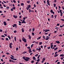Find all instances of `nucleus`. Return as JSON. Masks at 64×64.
<instances>
[{
    "instance_id": "13d9d810",
    "label": "nucleus",
    "mask_w": 64,
    "mask_h": 64,
    "mask_svg": "<svg viewBox=\"0 0 64 64\" xmlns=\"http://www.w3.org/2000/svg\"><path fill=\"white\" fill-rule=\"evenodd\" d=\"M56 47V45H54V47Z\"/></svg>"
},
{
    "instance_id": "cd10ccee",
    "label": "nucleus",
    "mask_w": 64,
    "mask_h": 64,
    "mask_svg": "<svg viewBox=\"0 0 64 64\" xmlns=\"http://www.w3.org/2000/svg\"><path fill=\"white\" fill-rule=\"evenodd\" d=\"M38 54H37L35 55V56L36 57H37V56H38Z\"/></svg>"
},
{
    "instance_id": "a878e982",
    "label": "nucleus",
    "mask_w": 64,
    "mask_h": 64,
    "mask_svg": "<svg viewBox=\"0 0 64 64\" xmlns=\"http://www.w3.org/2000/svg\"><path fill=\"white\" fill-rule=\"evenodd\" d=\"M42 43V42H40L39 43V44H40V45H41Z\"/></svg>"
},
{
    "instance_id": "c85d7f7f",
    "label": "nucleus",
    "mask_w": 64,
    "mask_h": 64,
    "mask_svg": "<svg viewBox=\"0 0 64 64\" xmlns=\"http://www.w3.org/2000/svg\"><path fill=\"white\" fill-rule=\"evenodd\" d=\"M40 55H39L38 56V59H39V58L40 57Z\"/></svg>"
},
{
    "instance_id": "de8ad7c7",
    "label": "nucleus",
    "mask_w": 64,
    "mask_h": 64,
    "mask_svg": "<svg viewBox=\"0 0 64 64\" xmlns=\"http://www.w3.org/2000/svg\"><path fill=\"white\" fill-rule=\"evenodd\" d=\"M16 51H18V48H16Z\"/></svg>"
},
{
    "instance_id": "bb28decb",
    "label": "nucleus",
    "mask_w": 64,
    "mask_h": 64,
    "mask_svg": "<svg viewBox=\"0 0 64 64\" xmlns=\"http://www.w3.org/2000/svg\"><path fill=\"white\" fill-rule=\"evenodd\" d=\"M37 61L38 62H39V61H40V59H38V60H37Z\"/></svg>"
},
{
    "instance_id": "864d4df0",
    "label": "nucleus",
    "mask_w": 64,
    "mask_h": 64,
    "mask_svg": "<svg viewBox=\"0 0 64 64\" xmlns=\"http://www.w3.org/2000/svg\"><path fill=\"white\" fill-rule=\"evenodd\" d=\"M21 5H22V6L24 5V4H23V3H22L21 4Z\"/></svg>"
},
{
    "instance_id": "bf43d9fd",
    "label": "nucleus",
    "mask_w": 64,
    "mask_h": 64,
    "mask_svg": "<svg viewBox=\"0 0 64 64\" xmlns=\"http://www.w3.org/2000/svg\"><path fill=\"white\" fill-rule=\"evenodd\" d=\"M9 47H10V48H12V46H10V45H9Z\"/></svg>"
},
{
    "instance_id": "72a5a7b5",
    "label": "nucleus",
    "mask_w": 64,
    "mask_h": 64,
    "mask_svg": "<svg viewBox=\"0 0 64 64\" xmlns=\"http://www.w3.org/2000/svg\"><path fill=\"white\" fill-rule=\"evenodd\" d=\"M34 30H35V28H33L32 32H34Z\"/></svg>"
},
{
    "instance_id": "e433bc0d",
    "label": "nucleus",
    "mask_w": 64,
    "mask_h": 64,
    "mask_svg": "<svg viewBox=\"0 0 64 64\" xmlns=\"http://www.w3.org/2000/svg\"><path fill=\"white\" fill-rule=\"evenodd\" d=\"M1 37H5V36H4L3 35L1 36Z\"/></svg>"
},
{
    "instance_id": "412c9836",
    "label": "nucleus",
    "mask_w": 64,
    "mask_h": 64,
    "mask_svg": "<svg viewBox=\"0 0 64 64\" xmlns=\"http://www.w3.org/2000/svg\"><path fill=\"white\" fill-rule=\"evenodd\" d=\"M54 7H56V4H54Z\"/></svg>"
},
{
    "instance_id": "7c9ffc66",
    "label": "nucleus",
    "mask_w": 64,
    "mask_h": 64,
    "mask_svg": "<svg viewBox=\"0 0 64 64\" xmlns=\"http://www.w3.org/2000/svg\"><path fill=\"white\" fill-rule=\"evenodd\" d=\"M6 41H8V38H6Z\"/></svg>"
},
{
    "instance_id": "5701e85b",
    "label": "nucleus",
    "mask_w": 64,
    "mask_h": 64,
    "mask_svg": "<svg viewBox=\"0 0 64 64\" xmlns=\"http://www.w3.org/2000/svg\"><path fill=\"white\" fill-rule=\"evenodd\" d=\"M41 36H40V37H39L38 38H37V40H39V39H40V38H41Z\"/></svg>"
},
{
    "instance_id": "c756f323",
    "label": "nucleus",
    "mask_w": 64,
    "mask_h": 64,
    "mask_svg": "<svg viewBox=\"0 0 64 64\" xmlns=\"http://www.w3.org/2000/svg\"><path fill=\"white\" fill-rule=\"evenodd\" d=\"M42 60L43 61H45V58H44Z\"/></svg>"
},
{
    "instance_id": "393cba45",
    "label": "nucleus",
    "mask_w": 64,
    "mask_h": 64,
    "mask_svg": "<svg viewBox=\"0 0 64 64\" xmlns=\"http://www.w3.org/2000/svg\"><path fill=\"white\" fill-rule=\"evenodd\" d=\"M27 7L29 8H30V7H31V6H30V5H29Z\"/></svg>"
},
{
    "instance_id": "603ef678",
    "label": "nucleus",
    "mask_w": 64,
    "mask_h": 64,
    "mask_svg": "<svg viewBox=\"0 0 64 64\" xmlns=\"http://www.w3.org/2000/svg\"><path fill=\"white\" fill-rule=\"evenodd\" d=\"M6 8L7 9H9V7H6Z\"/></svg>"
},
{
    "instance_id": "6e6552de",
    "label": "nucleus",
    "mask_w": 64,
    "mask_h": 64,
    "mask_svg": "<svg viewBox=\"0 0 64 64\" xmlns=\"http://www.w3.org/2000/svg\"><path fill=\"white\" fill-rule=\"evenodd\" d=\"M4 26H5L6 25H7V24H6V22L5 21H4Z\"/></svg>"
},
{
    "instance_id": "473e14b6",
    "label": "nucleus",
    "mask_w": 64,
    "mask_h": 64,
    "mask_svg": "<svg viewBox=\"0 0 64 64\" xmlns=\"http://www.w3.org/2000/svg\"><path fill=\"white\" fill-rule=\"evenodd\" d=\"M34 60H32L31 62V63H34Z\"/></svg>"
},
{
    "instance_id": "c9c22d12",
    "label": "nucleus",
    "mask_w": 64,
    "mask_h": 64,
    "mask_svg": "<svg viewBox=\"0 0 64 64\" xmlns=\"http://www.w3.org/2000/svg\"><path fill=\"white\" fill-rule=\"evenodd\" d=\"M13 2H14V3H16V1L15 0H13Z\"/></svg>"
},
{
    "instance_id": "423d86ee",
    "label": "nucleus",
    "mask_w": 64,
    "mask_h": 64,
    "mask_svg": "<svg viewBox=\"0 0 64 64\" xmlns=\"http://www.w3.org/2000/svg\"><path fill=\"white\" fill-rule=\"evenodd\" d=\"M50 12H51V13H53V14H54V12L53 11V10H50Z\"/></svg>"
},
{
    "instance_id": "4d7b16f0",
    "label": "nucleus",
    "mask_w": 64,
    "mask_h": 64,
    "mask_svg": "<svg viewBox=\"0 0 64 64\" xmlns=\"http://www.w3.org/2000/svg\"><path fill=\"white\" fill-rule=\"evenodd\" d=\"M10 59H12V60L13 59H14V58H13L11 57H10Z\"/></svg>"
},
{
    "instance_id": "a19ab883",
    "label": "nucleus",
    "mask_w": 64,
    "mask_h": 64,
    "mask_svg": "<svg viewBox=\"0 0 64 64\" xmlns=\"http://www.w3.org/2000/svg\"><path fill=\"white\" fill-rule=\"evenodd\" d=\"M17 60L16 58H14L13 59H12L13 60Z\"/></svg>"
},
{
    "instance_id": "9b49d317",
    "label": "nucleus",
    "mask_w": 64,
    "mask_h": 64,
    "mask_svg": "<svg viewBox=\"0 0 64 64\" xmlns=\"http://www.w3.org/2000/svg\"><path fill=\"white\" fill-rule=\"evenodd\" d=\"M22 32L24 33V29H23V28H22Z\"/></svg>"
},
{
    "instance_id": "4468645a",
    "label": "nucleus",
    "mask_w": 64,
    "mask_h": 64,
    "mask_svg": "<svg viewBox=\"0 0 64 64\" xmlns=\"http://www.w3.org/2000/svg\"><path fill=\"white\" fill-rule=\"evenodd\" d=\"M8 38H9V40H10L11 39V38L10 37V36H9L8 35Z\"/></svg>"
},
{
    "instance_id": "9d476101",
    "label": "nucleus",
    "mask_w": 64,
    "mask_h": 64,
    "mask_svg": "<svg viewBox=\"0 0 64 64\" xmlns=\"http://www.w3.org/2000/svg\"><path fill=\"white\" fill-rule=\"evenodd\" d=\"M56 43H57L58 44H59L60 43L59 41H56Z\"/></svg>"
},
{
    "instance_id": "3c124183",
    "label": "nucleus",
    "mask_w": 64,
    "mask_h": 64,
    "mask_svg": "<svg viewBox=\"0 0 64 64\" xmlns=\"http://www.w3.org/2000/svg\"><path fill=\"white\" fill-rule=\"evenodd\" d=\"M27 48H28V49H30V46H29V47H27Z\"/></svg>"
},
{
    "instance_id": "79ce46f5",
    "label": "nucleus",
    "mask_w": 64,
    "mask_h": 64,
    "mask_svg": "<svg viewBox=\"0 0 64 64\" xmlns=\"http://www.w3.org/2000/svg\"><path fill=\"white\" fill-rule=\"evenodd\" d=\"M56 17H57V15H56L54 16V17L55 19H56Z\"/></svg>"
},
{
    "instance_id": "2f4dec72",
    "label": "nucleus",
    "mask_w": 64,
    "mask_h": 64,
    "mask_svg": "<svg viewBox=\"0 0 64 64\" xmlns=\"http://www.w3.org/2000/svg\"><path fill=\"white\" fill-rule=\"evenodd\" d=\"M14 33H16V32H17V31L16 30H14Z\"/></svg>"
},
{
    "instance_id": "aec40b11",
    "label": "nucleus",
    "mask_w": 64,
    "mask_h": 64,
    "mask_svg": "<svg viewBox=\"0 0 64 64\" xmlns=\"http://www.w3.org/2000/svg\"><path fill=\"white\" fill-rule=\"evenodd\" d=\"M54 56L55 57H57V56H58V54H56Z\"/></svg>"
},
{
    "instance_id": "09e8293b",
    "label": "nucleus",
    "mask_w": 64,
    "mask_h": 64,
    "mask_svg": "<svg viewBox=\"0 0 64 64\" xmlns=\"http://www.w3.org/2000/svg\"><path fill=\"white\" fill-rule=\"evenodd\" d=\"M32 35H34V32H32Z\"/></svg>"
},
{
    "instance_id": "052dcab7",
    "label": "nucleus",
    "mask_w": 64,
    "mask_h": 64,
    "mask_svg": "<svg viewBox=\"0 0 64 64\" xmlns=\"http://www.w3.org/2000/svg\"><path fill=\"white\" fill-rule=\"evenodd\" d=\"M0 32H2V30L1 29H0Z\"/></svg>"
},
{
    "instance_id": "dca6fc26",
    "label": "nucleus",
    "mask_w": 64,
    "mask_h": 64,
    "mask_svg": "<svg viewBox=\"0 0 64 64\" xmlns=\"http://www.w3.org/2000/svg\"><path fill=\"white\" fill-rule=\"evenodd\" d=\"M51 46V49H52V48H53V45H51L50 46Z\"/></svg>"
},
{
    "instance_id": "a211bd4d",
    "label": "nucleus",
    "mask_w": 64,
    "mask_h": 64,
    "mask_svg": "<svg viewBox=\"0 0 64 64\" xmlns=\"http://www.w3.org/2000/svg\"><path fill=\"white\" fill-rule=\"evenodd\" d=\"M14 40L15 41H16V37H14Z\"/></svg>"
},
{
    "instance_id": "4be33fe9",
    "label": "nucleus",
    "mask_w": 64,
    "mask_h": 64,
    "mask_svg": "<svg viewBox=\"0 0 64 64\" xmlns=\"http://www.w3.org/2000/svg\"><path fill=\"white\" fill-rule=\"evenodd\" d=\"M29 8H28V7L27 6V7H26V9L27 10H29Z\"/></svg>"
},
{
    "instance_id": "f257e3e1",
    "label": "nucleus",
    "mask_w": 64,
    "mask_h": 64,
    "mask_svg": "<svg viewBox=\"0 0 64 64\" xmlns=\"http://www.w3.org/2000/svg\"><path fill=\"white\" fill-rule=\"evenodd\" d=\"M22 40L23 41H24V42L26 43V38H24V37L22 38Z\"/></svg>"
},
{
    "instance_id": "58836bf2",
    "label": "nucleus",
    "mask_w": 64,
    "mask_h": 64,
    "mask_svg": "<svg viewBox=\"0 0 64 64\" xmlns=\"http://www.w3.org/2000/svg\"><path fill=\"white\" fill-rule=\"evenodd\" d=\"M27 52H23V54H24L25 53H26Z\"/></svg>"
},
{
    "instance_id": "49530a36",
    "label": "nucleus",
    "mask_w": 64,
    "mask_h": 64,
    "mask_svg": "<svg viewBox=\"0 0 64 64\" xmlns=\"http://www.w3.org/2000/svg\"><path fill=\"white\" fill-rule=\"evenodd\" d=\"M60 56L62 57H63V54H61Z\"/></svg>"
},
{
    "instance_id": "1a4fd4ad",
    "label": "nucleus",
    "mask_w": 64,
    "mask_h": 64,
    "mask_svg": "<svg viewBox=\"0 0 64 64\" xmlns=\"http://www.w3.org/2000/svg\"><path fill=\"white\" fill-rule=\"evenodd\" d=\"M13 17L14 18H17V16H15V15H14L13 16Z\"/></svg>"
},
{
    "instance_id": "f03ea898",
    "label": "nucleus",
    "mask_w": 64,
    "mask_h": 64,
    "mask_svg": "<svg viewBox=\"0 0 64 64\" xmlns=\"http://www.w3.org/2000/svg\"><path fill=\"white\" fill-rule=\"evenodd\" d=\"M30 59V58L28 57H26V59L25 60V61H28Z\"/></svg>"
},
{
    "instance_id": "680f3d73",
    "label": "nucleus",
    "mask_w": 64,
    "mask_h": 64,
    "mask_svg": "<svg viewBox=\"0 0 64 64\" xmlns=\"http://www.w3.org/2000/svg\"><path fill=\"white\" fill-rule=\"evenodd\" d=\"M11 11H13V8H11Z\"/></svg>"
},
{
    "instance_id": "774afa93",
    "label": "nucleus",
    "mask_w": 64,
    "mask_h": 64,
    "mask_svg": "<svg viewBox=\"0 0 64 64\" xmlns=\"http://www.w3.org/2000/svg\"><path fill=\"white\" fill-rule=\"evenodd\" d=\"M59 25H60V24H57V26H59Z\"/></svg>"
},
{
    "instance_id": "338daca9",
    "label": "nucleus",
    "mask_w": 64,
    "mask_h": 64,
    "mask_svg": "<svg viewBox=\"0 0 64 64\" xmlns=\"http://www.w3.org/2000/svg\"><path fill=\"white\" fill-rule=\"evenodd\" d=\"M35 43H36V44H38V42H35Z\"/></svg>"
},
{
    "instance_id": "4c0bfd02",
    "label": "nucleus",
    "mask_w": 64,
    "mask_h": 64,
    "mask_svg": "<svg viewBox=\"0 0 64 64\" xmlns=\"http://www.w3.org/2000/svg\"><path fill=\"white\" fill-rule=\"evenodd\" d=\"M62 51V50H60L58 51V52H61Z\"/></svg>"
},
{
    "instance_id": "f704fd0d",
    "label": "nucleus",
    "mask_w": 64,
    "mask_h": 64,
    "mask_svg": "<svg viewBox=\"0 0 64 64\" xmlns=\"http://www.w3.org/2000/svg\"><path fill=\"white\" fill-rule=\"evenodd\" d=\"M27 3H30V1H27Z\"/></svg>"
},
{
    "instance_id": "c03bdc74",
    "label": "nucleus",
    "mask_w": 64,
    "mask_h": 64,
    "mask_svg": "<svg viewBox=\"0 0 64 64\" xmlns=\"http://www.w3.org/2000/svg\"><path fill=\"white\" fill-rule=\"evenodd\" d=\"M41 48H40L38 49V50L39 51L40 50H41Z\"/></svg>"
},
{
    "instance_id": "f3484780",
    "label": "nucleus",
    "mask_w": 64,
    "mask_h": 64,
    "mask_svg": "<svg viewBox=\"0 0 64 64\" xmlns=\"http://www.w3.org/2000/svg\"><path fill=\"white\" fill-rule=\"evenodd\" d=\"M33 60H35L36 59V58L35 56H34L33 57Z\"/></svg>"
},
{
    "instance_id": "7ed1b4c3",
    "label": "nucleus",
    "mask_w": 64,
    "mask_h": 64,
    "mask_svg": "<svg viewBox=\"0 0 64 64\" xmlns=\"http://www.w3.org/2000/svg\"><path fill=\"white\" fill-rule=\"evenodd\" d=\"M46 37V38H44V39H46V40H48L49 39V37L48 36H47Z\"/></svg>"
},
{
    "instance_id": "37998d69",
    "label": "nucleus",
    "mask_w": 64,
    "mask_h": 64,
    "mask_svg": "<svg viewBox=\"0 0 64 64\" xmlns=\"http://www.w3.org/2000/svg\"><path fill=\"white\" fill-rule=\"evenodd\" d=\"M23 22H24V23H26V22H25V20H23Z\"/></svg>"
},
{
    "instance_id": "5fc2aeb1",
    "label": "nucleus",
    "mask_w": 64,
    "mask_h": 64,
    "mask_svg": "<svg viewBox=\"0 0 64 64\" xmlns=\"http://www.w3.org/2000/svg\"><path fill=\"white\" fill-rule=\"evenodd\" d=\"M29 12L30 13V12H31V10L30 9H29Z\"/></svg>"
},
{
    "instance_id": "ddd939ff",
    "label": "nucleus",
    "mask_w": 64,
    "mask_h": 64,
    "mask_svg": "<svg viewBox=\"0 0 64 64\" xmlns=\"http://www.w3.org/2000/svg\"><path fill=\"white\" fill-rule=\"evenodd\" d=\"M22 59H24V60H25L26 59V58H25V56H23L22 57Z\"/></svg>"
},
{
    "instance_id": "a18cd8bd",
    "label": "nucleus",
    "mask_w": 64,
    "mask_h": 64,
    "mask_svg": "<svg viewBox=\"0 0 64 64\" xmlns=\"http://www.w3.org/2000/svg\"><path fill=\"white\" fill-rule=\"evenodd\" d=\"M48 49H50V47H48L47 48Z\"/></svg>"
},
{
    "instance_id": "6e6d98bb",
    "label": "nucleus",
    "mask_w": 64,
    "mask_h": 64,
    "mask_svg": "<svg viewBox=\"0 0 64 64\" xmlns=\"http://www.w3.org/2000/svg\"><path fill=\"white\" fill-rule=\"evenodd\" d=\"M52 18H53V17H54V16H53V15H52Z\"/></svg>"
},
{
    "instance_id": "0e129e2a",
    "label": "nucleus",
    "mask_w": 64,
    "mask_h": 64,
    "mask_svg": "<svg viewBox=\"0 0 64 64\" xmlns=\"http://www.w3.org/2000/svg\"><path fill=\"white\" fill-rule=\"evenodd\" d=\"M15 8H16L15 7H12V9H13L14 10H15Z\"/></svg>"
},
{
    "instance_id": "ea45409f",
    "label": "nucleus",
    "mask_w": 64,
    "mask_h": 64,
    "mask_svg": "<svg viewBox=\"0 0 64 64\" xmlns=\"http://www.w3.org/2000/svg\"><path fill=\"white\" fill-rule=\"evenodd\" d=\"M33 45H34V44H32L31 45V48H32V47H33Z\"/></svg>"
},
{
    "instance_id": "6ab92c4d",
    "label": "nucleus",
    "mask_w": 64,
    "mask_h": 64,
    "mask_svg": "<svg viewBox=\"0 0 64 64\" xmlns=\"http://www.w3.org/2000/svg\"><path fill=\"white\" fill-rule=\"evenodd\" d=\"M57 49H58V48L57 47H56L54 48V50H57Z\"/></svg>"
},
{
    "instance_id": "f8f14e48",
    "label": "nucleus",
    "mask_w": 64,
    "mask_h": 64,
    "mask_svg": "<svg viewBox=\"0 0 64 64\" xmlns=\"http://www.w3.org/2000/svg\"><path fill=\"white\" fill-rule=\"evenodd\" d=\"M28 37L29 39H31V36H30V35H29L28 36Z\"/></svg>"
},
{
    "instance_id": "20e7f679",
    "label": "nucleus",
    "mask_w": 64,
    "mask_h": 64,
    "mask_svg": "<svg viewBox=\"0 0 64 64\" xmlns=\"http://www.w3.org/2000/svg\"><path fill=\"white\" fill-rule=\"evenodd\" d=\"M47 3L48 5H49V6H50V2H49V0H47Z\"/></svg>"
},
{
    "instance_id": "8fccbe9b",
    "label": "nucleus",
    "mask_w": 64,
    "mask_h": 64,
    "mask_svg": "<svg viewBox=\"0 0 64 64\" xmlns=\"http://www.w3.org/2000/svg\"><path fill=\"white\" fill-rule=\"evenodd\" d=\"M60 20L61 21H64V19H61Z\"/></svg>"
},
{
    "instance_id": "b1692460",
    "label": "nucleus",
    "mask_w": 64,
    "mask_h": 64,
    "mask_svg": "<svg viewBox=\"0 0 64 64\" xmlns=\"http://www.w3.org/2000/svg\"><path fill=\"white\" fill-rule=\"evenodd\" d=\"M12 43H11L9 45H10V46H11V45H12Z\"/></svg>"
},
{
    "instance_id": "0eeeda50",
    "label": "nucleus",
    "mask_w": 64,
    "mask_h": 64,
    "mask_svg": "<svg viewBox=\"0 0 64 64\" xmlns=\"http://www.w3.org/2000/svg\"><path fill=\"white\" fill-rule=\"evenodd\" d=\"M48 31H50V30H46V31H45V33H46V32H48Z\"/></svg>"
},
{
    "instance_id": "39448f33",
    "label": "nucleus",
    "mask_w": 64,
    "mask_h": 64,
    "mask_svg": "<svg viewBox=\"0 0 64 64\" xmlns=\"http://www.w3.org/2000/svg\"><path fill=\"white\" fill-rule=\"evenodd\" d=\"M28 52H29L30 53H31L32 52V51H31V49H30L28 50Z\"/></svg>"
},
{
    "instance_id": "e2e57ef3",
    "label": "nucleus",
    "mask_w": 64,
    "mask_h": 64,
    "mask_svg": "<svg viewBox=\"0 0 64 64\" xmlns=\"http://www.w3.org/2000/svg\"><path fill=\"white\" fill-rule=\"evenodd\" d=\"M54 3H56V2H57V0H54Z\"/></svg>"
},
{
    "instance_id": "2eb2a0df",
    "label": "nucleus",
    "mask_w": 64,
    "mask_h": 64,
    "mask_svg": "<svg viewBox=\"0 0 64 64\" xmlns=\"http://www.w3.org/2000/svg\"><path fill=\"white\" fill-rule=\"evenodd\" d=\"M64 26V24H62V26H60V27H63Z\"/></svg>"
},
{
    "instance_id": "69168bd1",
    "label": "nucleus",
    "mask_w": 64,
    "mask_h": 64,
    "mask_svg": "<svg viewBox=\"0 0 64 64\" xmlns=\"http://www.w3.org/2000/svg\"><path fill=\"white\" fill-rule=\"evenodd\" d=\"M14 26H17V25L16 24H14Z\"/></svg>"
}]
</instances>
